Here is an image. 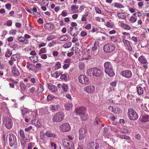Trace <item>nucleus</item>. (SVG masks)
<instances>
[{
	"mask_svg": "<svg viewBox=\"0 0 149 149\" xmlns=\"http://www.w3.org/2000/svg\"><path fill=\"white\" fill-rule=\"evenodd\" d=\"M86 110V108L84 107H81L75 109L76 113L81 117V119L82 120H86L88 118L87 115L85 114Z\"/></svg>",
	"mask_w": 149,
	"mask_h": 149,
	"instance_id": "1",
	"label": "nucleus"
},
{
	"mask_svg": "<svg viewBox=\"0 0 149 149\" xmlns=\"http://www.w3.org/2000/svg\"><path fill=\"white\" fill-rule=\"evenodd\" d=\"M105 68L104 72L107 74L110 77H113L115 75V73L113 70L111 64L109 62H105L104 64Z\"/></svg>",
	"mask_w": 149,
	"mask_h": 149,
	"instance_id": "2",
	"label": "nucleus"
},
{
	"mask_svg": "<svg viewBox=\"0 0 149 149\" xmlns=\"http://www.w3.org/2000/svg\"><path fill=\"white\" fill-rule=\"evenodd\" d=\"M127 115L129 119L131 120H136L138 118V116L137 113L132 108L128 109Z\"/></svg>",
	"mask_w": 149,
	"mask_h": 149,
	"instance_id": "3",
	"label": "nucleus"
},
{
	"mask_svg": "<svg viewBox=\"0 0 149 149\" xmlns=\"http://www.w3.org/2000/svg\"><path fill=\"white\" fill-rule=\"evenodd\" d=\"M64 114L61 112L57 113L54 115L52 118L53 122H59L61 121L64 118Z\"/></svg>",
	"mask_w": 149,
	"mask_h": 149,
	"instance_id": "4",
	"label": "nucleus"
},
{
	"mask_svg": "<svg viewBox=\"0 0 149 149\" xmlns=\"http://www.w3.org/2000/svg\"><path fill=\"white\" fill-rule=\"evenodd\" d=\"M115 46L111 43H109L105 45L103 48L104 51L106 53H110L113 51Z\"/></svg>",
	"mask_w": 149,
	"mask_h": 149,
	"instance_id": "5",
	"label": "nucleus"
},
{
	"mask_svg": "<svg viewBox=\"0 0 149 149\" xmlns=\"http://www.w3.org/2000/svg\"><path fill=\"white\" fill-rule=\"evenodd\" d=\"M78 79L79 82L82 84H88L90 82L88 78L84 75L79 76Z\"/></svg>",
	"mask_w": 149,
	"mask_h": 149,
	"instance_id": "6",
	"label": "nucleus"
},
{
	"mask_svg": "<svg viewBox=\"0 0 149 149\" xmlns=\"http://www.w3.org/2000/svg\"><path fill=\"white\" fill-rule=\"evenodd\" d=\"M9 136V140L10 146L12 147L14 145L16 146L17 143L16 136L13 134H10Z\"/></svg>",
	"mask_w": 149,
	"mask_h": 149,
	"instance_id": "7",
	"label": "nucleus"
},
{
	"mask_svg": "<svg viewBox=\"0 0 149 149\" xmlns=\"http://www.w3.org/2000/svg\"><path fill=\"white\" fill-rule=\"evenodd\" d=\"M4 124L5 127L8 129H10L13 127V122L12 120L9 118H6L4 120Z\"/></svg>",
	"mask_w": 149,
	"mask_h": 149,
	"instance_id": "8",
	"label": "nucleus"
},
{
	"mask_svg": "<svg viewBox=\"0 0 149 149\" xmlns=\"http://www.w3.org/2000/svg\"><path fill=\"white\" fill-rule=\"evenodd\" d=\"M61 130L63 132H66L68 131L70 129V127L68 123H63L60 126Z\"/></svg>",
	"mask_w": 149,
	"mask_h": 149,
	"instance_id": "9",
	"label": "nucleus"
},
{
	"mask_svg": "<svg viewBox=\"0 0 149 149\" xmlns=\"http://www.w3.org/2000/svg\"><path fill=\"white\" fill-rule=\"evenodd\" d=\"M87 147L88 149H98L99 145L97 143L91 142L87 144Z\"/></svg>",
	"mask_w": 149,
	"mask_h": 149,
	"instance_id": "10",
	"label": "nucleus"
},
{
	"mask_svg": "<svg viewBox=\"0 0 149 149\" xmlns=\"http://www.w3.org/2000/svg\"><path fill=\"white\" fill-rule=\"evenodd\" d=\"M87 130L83 128H81L79 130V140H82L86 137V134L87 133Z\"/></svg>",
	"mask_w": 149,
	"mask_h": 149,
	"instance_id": "11",
	"label": "nucleus"
},
{
	"mask_svg": "<svg viewBox=\"0 0 149 149\" xmlns=\"http://www.w3.org/2000/svg\"><path fill=\"white\" fill-rule=\"evenodd\" d=\"M121 74L123 76L128 78H130L132 75V72L128 70H126L122 71Z\"/></svg>",
	"mask_w": 149,
	"mask_h": 149,
	"instance_id": "12",
	"label": "nucleus"
},
{
	"mask_svg": "<svg viewBox=\"0 0 149 149\" xmlns=\"http://www.w3.org/2000/svg\"><path fill=\"white\" fill-rule=\"evenodd\" d=\"M93 72L94 76L96 77H100L102 74V71L100 69L96 68H93Z\"/></svg>",
	"mask_w": 149,
	"mask_h": 149,
	"instance_id": "13",
	"label": "nucleus"
},
{
	"mask_svg": "<svg viewBox=\"0 0 149 149\" xmlns=\"http://www.w3.org/2000/svg\"><path fill=\"white\" fill-rule=\"evenodd\" d=\"M95 90V87L93 86L90 85L86 87V91L88 93H91L94 92Z\"/></svg>",
	"mask_w": 149,
	"mask_h": 149,
	"instance_id": "14",
	"label": "nucleus"
},
{
	"mask_svg": "<svg viewBox=\"0 0 149 149\" xmlns=\"http://www.w3.org/2000/svg\"><path fill=\"white\" fill-rule=\"evenodd\" d=\"M78 8L79 6L77 5H73L71 7V10L72 12L74 13H77L79 12Z\"/></svg>",
	"mask_w": 149,
	"mask_h": 149,
	"instance_id": "15",
	"label": "nucleus"
},
{
	"mask_svg": "<svg viewBox=\"0 0 149 149\" xmlns=\"http://www.w3.org/2000/svg\"><path fill=\"white\" fill-rule=\"evenodd\" d=\"M63 146L68 148L70 149L71 148L73 147L72 145L70 144L67 140H64L63 141Z\"/></svg>",
	"mask_w": 149,
	"mask_h": 149,
	"instance_id": "16",
	"label": "nucleus"
},
{
	"mask_svg": "<svg viewBox=\"0 0 149 149\" xmlns=\"http://www.w3.org/2000/svg\"><path fill=\"white\" fill-rule=\"evenodd\" d=\"M117 16L120 19H124L126 17V15L124 13H119L117 14Z\"/></svg>",
	"mask_w": 149,
	"mask_h": 149,
	"instance_id": "17",
	"label": "nucleus"
},
{
	"mask_svg": "<svg viewBox=\"0 0 149 149\" xmlns=\"http://www.w3.org/2000/svg\"><path fill=\"white\" fill-rule=\"evenodd\" d=\"M45 28L46 29L51 31L53 29V25L50 23H47L45 25Z\"/></svg>",
	"mask_w": 149,
	"mask_h": 149,
	"instance_id": "18",
	"label": "nucleus"
},
{
	"mask_svg": "<svg viewBox=\"0 0 149 149\" xmlns=\"http://www.w3.org/2000/svg\"><path fill=\"white\" fill-rule=\"evenodd\" d=\"M32 124H34L37 127H40L41 126V124L40 122L37 120H33L31 121Z\"/></svg>",
	"mask_w": 149,
	"mask_h": 149,
	"instance_id": "19",
	"label": "nucleus"
},
{
	"mask_svg": "<svg viewBox=\"0 0 149 149\" xmlns=\"http://www.w3.org/2000/svg\"><path fill=\"white\" fill-rule=\"evenodd\" d=\"M48 87L49 89L55 92L57 90V88L56 86L51 84H48Z\"/></svg>",
	"mask_w": 149,
	"mask_h": 149,
	"instance_id": "20",
	"label": "nucleus"
},
{
	"mask_svg": "<svg viewBox=\"0 0 149 149\" xmlns=\"http://www.w3.org/2000/svg\"><path fill=\"white\" fill-rule=\"evenodd\" d=\"M121 26L125 30H130L131 28V27L127 24L122 23L121 24Z\"/></svg>",
	"mask_w": 149,
	"mask_h": 149,
	"instance_id": "21",
	"label": "nucleus"
},
{
	"mask_svg": "<svg viewBox=\"0 0 149 149\" xmlns=\"http://www.w3.org/2000/svg\"><path fill=\"white\" fill-rule=\"evenodd\" d=\"M12 73L15 76H18L19 74V71L15 67H14L12 69Z\"/></svg>",
	"mask_w": 149,
	"mask_h": 149,
	"instance_id": "22",
	"label": "nucleus"
},
{
	"mask_svg": "<svg viewBox=\"0 0 149 149\" xmlns=\"http://www.w3.org/2000/svg\"><path fill=\"white\" fill-rule=\"evenodd\" d=\"M149 116L147 115H145L142 116L141 118V120L143 122L146 123L149 121Z\"/></svg>",
	"mask_w": 149,
	"mask_h": 149,
	"instance_id": "23",
	"label": "nucleus"
},
{
	"mask_svg": "<svg viewBox=\"0 0 149 149\" xmlns=\"http://www.w3.org/2000/svg\"><path fill=\"white\" fill-rule=\"evenodd\" d=\"M139 61L142 64H145L147 62L146 59L142 56L139 58Z\"/></svg>",
	"mask_w": 149,
	"mask_h": 149,
	"instance_id": "24",
	"label": "nucleus"
},
{
	"mask_svg": "<svg viewBox=\"0 0 149 149\" xmlns=\"http://www.w3.org/2000/svg\"><path fill=\"white\" fill-rule=\"evenodd\" d=\"M128 19L130 22L133 23L136 21L137 20V18L132 16L129 17Z\"/></svg>",
	"mask_w": 149,
	"mask_h": 149,
	"instance_id": "25",
	"label": "nucleus"
},
{
	"mask_svg": "<svg viewBox=\"0 0 149 149\" xmlns=\"http://www.w3.org/2000/svg\"><path fill=\"white\" fill-rule=\"evenodd\" d=\"M73 27L72 26H70L69 29H68V32H70V35L72 36H75L77 35V34L75 33H73Z\"/></svg>",
	"mask_w": 149,
	"mask_h": 149,
	"instance_id": "26",
	"label": "nucleus"
},
{
	"mask_svg": "<svg viewBox=\"0 0 149 149\" xmlns=\"http://www.w3.org/2000/svg\"><path fill=\"white\" fill-rule=\"evenodd\" d=\"M137 92L138 94L139 95H141L143 93V88L141 87H137Z\"/></svg>",
	"mask_w": 149,
	"mask_h": 149,
	"instance_id": "27",
	"label": "nucleus"
},
{
	"mask_svg": "<svg viewBox=\"0 0 149 149\" xmlns=\"http://www.w3.org/2000/svg\"><path fill=\"white\" fill-rule=\"evenodd\" d=\"M18 40L24 44H26L28 42V40L26 38H18Z\"/></svg>",
	"mask_w": 149,
	"mask_h": 149,
	"instance_id": "28",
	"label": "nucleus"
},
{
	"mask_svg": "<svg viewBox=\"0 0 149 149\" xmlns=\"http://www.w3.org/2000/svg\"><path fill=\"white\" fill-rule=\"evenodd\" d=\"M87 74L88 76H94L93 72V68L89 69L87 71Z\"/></svg>",
	"mask_w": 149,
	"mask_h": 149,
	"instance_id": "29",
	"label": "nucleus"
},
{
	"mask_svg": "<svg viewBox=\"0 0 149 149\" xmlns=\"http://www.w3.org/2000/svg\"><path fill=\"white\" fill-rule=\"evenodd\" d=\"M44 90V87L43 86L41 85H39L38 86V89L37 90V92H38V93H42Z\"/></svg>",
	"mask_w": 149,
	"mask_h": 149,
	"instance_id": "30",
	"label": "nucleus"
},
{
	"mask_svg": "<svg viewBox=\"0 0 149 149\" xmlns=\"http://www.w3.org/2000/svg\"><path fill=\"white\" fill-rule=\"evenodd\" d=\"M114 6L115 7L119 8H124V7L122 4L118 3H115Z\"/></svg>",
	"mask_w": 149,
	"mask_h": 149,
	"instance_id": "31",
	"label": "nucleus"
},
{
	"mask_svg": "<svg viewBox=\"0 0 149 149\" xmlns=\"http://www.w3.org/2000/svg\"><path fill=\"white\" fill-rule=\"evenodd\" d=\"M45 135L48 137H55L56 135L55 134L50 133L49 132H47L45 134Z\"/></svg>",
	"mask_w": 149,
	"mask_h": 149,
	"instance_id": "32",
	"label": "nucleus"
},
{
	"mask_svg": "<svg viewBox=\"0 0 149 149\" xmlns=\"http://www.w3.org/2000/svg\"><path fill=\"white\" fill-rule=\"evenodd\" d=\"M116 83L115 81H114L110 83V85L112 87H110V89L111 91H112V90H114V87L116 86Z\"/></svg>",
	"mask_w": 149,
	"mask_h": 149,
	"instance_id": "33",
	"label": "nucleus"
},
{
	"mask_svg": "<svg viewBox=\"0 0 149 149\" xmlns=\"http://www.w3.org/2000/svg\"><path fill=\"white\" fill-rule=\"evenodd\" d=\"M30 60L34 63H36L38 60V57L36 56H32L30 58Z\"/></svg>",
	"mask_w": 149,
	"mask_h": 149,
	"instance_id": "34",
	"label": "nucleus"
},
{
	"mask_svg": "<svg viewBox=\"0 0 149 149\" xmlns=\"http://www.w3.org/2000/svg\"><path fill=\"white\" fill-rule=\"evenodd\" d=\"M72 106V104H66L65 105V109L66 110H68L71 109Z\"/></svg>",
	"mask_w": 149,
	"mask_h": 149,
	"instance_id": "35",
	"label": "nucleus"
},
{
	"mask_svg": "<svg viewBox=\"0 0 149 149\" xmlns=\"http://www.w3.org/2000/svg\"><path fill=\"white\" fill-rule=\"evenodd\" d=\"M12 53L11 50L10 49H8L6 52L5 56L6 57H9L12 55Z\"/></svg>",
	"mask_w": 149,
	"mask_h": 149,
	"instance_id": "36",
	"label": "nucleus"
},
{
	"mask_svg": "<svg viewBox=\"0 0 149 149\" xmlns=\"http://www.w3.org/2000/svg\"><path fill=\"white\" fill-rule=\"evenodd\" d=\"M60 106L58 105H53L52 106V109L54 111L56 110L59 109Z\"/></svg>",
	"mask_w": 149,
	"mask_h": 149,
	"instance_id": "37",
	"label": "nucleus"
},
{
	"mask_svg": "<svg viewBox=\"0 0 149 149\" xmlns=\"http://www.w3.org/2000/svg\"><path fill=\"white\" fill-rule=\"evenodd\" d=\"M26 68L29 69L30 70H33L35 68V66L33 64H30L29 65H26Z\"/></svg>",
	"mask_w": 149,
	"mask_h": 149,
	"instance_id": "38",
	"label": "nucleus"
},
{
	"mask_svg": "<svg viewBox=\"0 0 149 149\" xmlns=\"http://www.w3.org/2000/svg\"><path fill=\"white\" fill-rule=\"evenodd\" d=\"M20 86L23 91L25 90L26 86L24 83H21L20 84Z\"/></svg>",
	"mask_w": 149,
	"mask_h": 149,
	"instance_id": "39",
	"label": "nucleus"
},
{
	"mask_svg": "<svg viewBox=\"0 0 149 149\" xmlns=\"http://www.w3.org/2000/svg\"><path fill=\"white\" fill-rule=\"evenodd\" d=\"M97 42H95L94 44V46L92 47V52L96 51L97 48Z\"/></svg>",
	"mask_w": 149,
	"mask_h": 149,
	"instance_id": "40",
	"label": "nucleus"
},
{
	"mask_svg": "<svg viewBox=\"0 0 149 149\" xmlns=\"http://www.w3.org/2000/svg\"><path fill=\"white\" fill-rule=\"evenodd\" d=\"M61 67V64L59 62H57L55 66V70H58Z\"/></svg>",
	"mask_w": 149,
	"mask_h": 149,
	"instance_id": "41",
	"label": "nucleus"
},
{
	"mask_svg": "<svg viewBox=\"0 0 149 149\" xmlns=\"http://www.w3.org/2000/svg\"><path fill=\"white\" fill-rule=\"evenodd\" d=\"M79 67L81 70H83L85 67V65L83 63H79Z\"/></svg>",
	"mask_w": 149,
	"mask_h": 149,
	"instance_id": "42",
	"label": "nucleus"
},
{
	"mask_svg": "<svg viewBox=\"0 0 149 149\" xmlns=\"http://www.w3.org/2000/svg\"><path fill=\"white\" fill-rule=\"evenodd\" d=\"M123 42L124 43V44L125 47L127 46H128L129 45H130V43L129 42L126 40L123 39Z\"/></svg>",
	"mask_w": 149,
	"mask_h": 149,
	"instance_id": "43",
	"label": "nucleus"
},
{
	"mask_svg": "<svg viewBox=\"0 0 149 149\" xmlns=\"http://www.w3.org/2000/svg\"><path fill=\"white\" fill-rule=\"evenodd\" d=\"M54 97V96L52 95H49L47 96V100L48 101L52 100Z\"/></svg>",
	"mask_w": 149,
	"mask_h": 149,
	"instance_id": "44",
	"label": "nucleus"
},
{
	"mask_svg": "<svg viewBox=\"0 0 149 149\" xmlns=\"http://www.w3.org/2000/svg\"><path fill=\"white\" fill-rule=\"evenodd\" d=\"M62 72L59 73L57 71L56 72L53 74V75L55 76L56 78H57L59 76L62 74Z\"/></svg>",
	"mask_w": 149,
	"mask_h": 149,
	"instance_id": "45",
	"label": "nucleus"
},
{
	"mask_svg": "<svg viewBox=\"0 0 149 149\" xmlns=\"http://www.w3.org/2000/svg\"><path fill=\"white\" fill-rule=\"evenodd\" d=\"M71 51L72 52H73V51H74V52L75 54L78 53L79 52L78 49L77 48L73 47L72 48L71 50Z\"/></svg>",
	"mask_w": 149,
	"mask_h": 149,
	"instance_id": "46",
	"label": "nucleus"
},
{
	"mask_svg": "<svg viewBox=\"0 0 149 149\" xmlns=\"http://www.w3.org/2000/svg\"><path fill=\"white\" fill-rule=\"evenodd\" d=\"M105 25L108 28H112L113 27V24L109 22H107L106 24Z\"/></svg>",
	"mask_w": 149,
	"mask_h": 149,
	"instance_id": "47",
	"label": "nucleus"
},
{
	"mask_svg": "<svg viewBox=\"0 0 149 149\" xmlns=\"http://www.w3.org/2000/svg\"><path fill=\"white\" fill-rule=\"evenodd\" d=\"M95 10L96 12L97 13L101 14L102 13L101 10L98 7H95Z\"/></svg>",
	"mask_w": 149,
	"mask_h": 149,
	"instance_id": "48",
	"label": "nucleus"
},
{
	"mask_svg": "<svg viewBox=\"0 0 149 149\" xmlns=\"http://www.w3.org/2000/svg\"><path fill=\"white\" fill-rule=\"evenodd\" d=\"M62 88L65 92H66L68 89V87L66 84H64L62 86Z\"/></svg>",
	"mask_w": 149,
	"mask_h": 149,
	"instance_id": "49",
	"label": "nucleus"
},
{
	"mask_svg": "<svg viewBox=\"0 0 149 149\" xmlns=\"http://www.w3.org/2000/svg\"><path fill=\"white\" fill-rule=\"evenodd\" d=\"M56 44V41L54 40H53L48 45L49 47H51L54 45V44Z\"/></svg>",
	"mask_w": 149,
	"mask_h": 149,
	"instance_id": "50",
	"label": "nucleus"
},
{
	"mask_svg": "<svg viewBox=\"0 0 149 149\" xmlns=\"http://www.w3.org/2000/svg\"><path fill=\"white\" fill-rule=\"evenodd\" d=\"M12 22L11 20H8L7 21L6 24L8 26H10L12 25Z\"/></svg>",
	"mask_w": 149,
	"mask_h": 149,
	"instance_id": "51",
	"label": "nucleus"
},
{
	"mask_svg": "<svg viewBox=\"0 0 149 149\" xmlns=\"http://www.w3.org/2000/svg\"><path fill=\"white\" fill-rule=\"evenodd\" d=\"M98 30V29L97 28H95L94 26H93L92 27L91 32L92 33H94L97 32Z\"/></svg>",
	"mask_w": 149,
	"mask_h": 149,
	"instance_id": "52",
	"label": "nucleus"
},
{
	"mask_svg": "<svg viewBox=\"0 0 149 149\" xmlns=\"http://www.w3.org/2000/svg\"><path fill=\"white\" fill-rule=\"evenodd\" d=\"M17 32V30L16 29H12L11 30L10 32V34L13 35H14L16 34Z\"/></svg>",
	"mask_w": 149,
	"mask_h": 149,
	"instance_id": "53",
	"label": "nucleus"
},
{
	"mask_svg": "<svg viewBox=\"0 0 149 149\" xmlns=\"http://www.w3.org/2000/svg\"><path fill=\"white\" fill-rule=\"evenodd\" d=\"M71 45V44L70 42L68 44H65L63 46V47L64 48H68L69 47H70Z\"/></svg>",
	"mask_w": 149,
	"mask_h": 149,
	"instance_id": "54",
	"label": "nucleus"
},
{
	"mask_svg": "<svg viewBox=\"0 0 149 149\" xmlns=\"http://www.w3.org/2000/svg\"><path fill=\"white\" fill-rule=\"evenodd\" d=\"M5 7L6 9L10 10L11 7V5L10 3H7L5 5Z\"/></svg>",
	"mask_w": 149,
	"mask_h": 149,
	"instance_id": "55",
	"label": "nucleus"
},
{
	"mask_svg": "<svg viewBox=\"0 0 149 149\" xmlns=\"http://www.w3.org/2000/svg\"><path fill=\"white\" fill-rule=\"evenodd\" d=\"M70 65V64H64L63 66V68L64 69H66L69 67Z\"/></svg>",
	"mask_w": 149,
	"mask_h": 149,
	"instance_id": "56",
	"label": "nucleus"
},
{
	"mask_svg": "<svg viewBox=\"0 0 149 149\" xmlns=\"http://www.w3.org/2000/svg\"><path fill=\"white\" fill-rule=\"evenodd\" d=\"M61 14L62 16L63 17H65L67 15V13L65 10H63Z\"/></svg>",
	"mask_w": 149,
	"mask_h": 149,
	"instance_id": "57",
	"label": "nucleus"
},
{
	"mask_svg": "<svg viewBox=\"0 0 149 149\" xmlns=\"http://www.w3.org/2000/svg\"><path fill=\"white\" fill-rule=\"evenodd\" d=\"M61 79H64L65 80H66L67 79V76L66 75L64 74H63L60 77Z\"/></svg>",
	"mask_w": 149,
	"mask_h": 149,
	"instance_id": "58",
	"label": "nucleus"
},
{
	"mask_svg": "<svg viewBox=\"0 0 149 149\" xmlns=\"http://www.w3.org/2000/svg\"><path fill=\"white\" fill-rule=\"evenodd\" d=\"M91 25L90 24H88L85 27V28L88 30L90 29L91 28Z\"/></svg>",
	"mask_w": 149,
	"mask_h": 149,
	"instance_id": "59",
	"label": "nucleus"
},
{
	"mask_svg": "<svg viewBox=\"0 0 149 149\" xmlns=\"http://www.w3.org/2000/svg\"><path fill=\"white\" fill-rule=\"evenodd\" d=\"M138 3V6L139 7H141L143 5V3L141 1H139Z\"/></svg>",
	"mask_w": 149,
	"mask_h": 149,
	"instance_id": "60",
	"label": "nucleus"
},
{
	"mask_svg": "<svg viewBox=\"0 0 149 149\" xmlns=\"http://www.w3.org/2000/svg\"><path fill=\"white\" fill-rule=\"evenodd\" d=\"M17 58H16L15 55H13L11 56V59L12 61H16Z\"/></svg>",
	"mask_w": 149,
	"mask_h": 149,
	"instance_id": "61",
	"label": "nucleus"
},
{
	"mask_svg": "<svg viewBox=\"0 0 149 149\" xmlns=\"http://www.w3.org/2000/svg\"><path fill=\"white\" fill-rule=\"evenodd\" d=\"M85 8L86 7L84 5H81L80 6L79 9V10H81V12H82Z\"/></svg>",
	"mask_w": 149,
	"mask_h": 149,
	"instance_id": "62",
	"label": "nucleus"
},
{
	"mask_svg": "<svg viewBox=\"0 0 149 149\" xmlns=\"http://www.w3.org/2000/svg\"><path fill=\"white\" fill-rule=\"evenodd\" d=\"M71 26H72L74 28V27H76L77 26V23L75 22H72L71 24Z\"/></svg>",
	"mask_w": 149,
	"mask_h": 149,
	"instance_id": "63",
	"label": "nucleus"
},
{
	"mask_svg": "<svg viewBox=\"0 0 149 149\" xmlns=\"http://www.w3.org/2000/svg\"><path fill=\"white\" fill-rule=\"evenodd\" d=\"M19 133L21 137H24V133L23 131L22 130H20Z\"/></svg>",
	"mask_w": 149,
	"mask_h": 149,
	"instance_id": "64",
	"label": "nucleus"
}]
</instances>
